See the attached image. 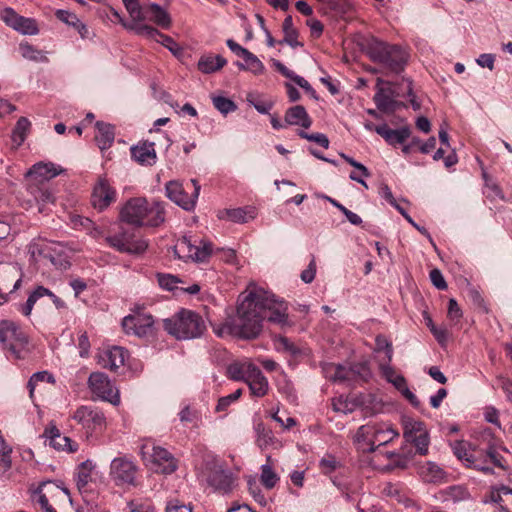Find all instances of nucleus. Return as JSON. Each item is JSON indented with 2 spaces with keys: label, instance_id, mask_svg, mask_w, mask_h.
<instances>
[{
  "label": "nucleus",
  "instance_id": "1",
  "mask_svg": "<svg viewBox=\"0 0 512 512\" xmlns=\"http://www.w3.org/2000/svg\"><path fill=\"white\" fill-rule=\"evenodd\" d=\"M284 327L288 324L287 305L263 288L250 284L240 295L235 316L214 326L219 337L237 336L243 339L256 338L263 328V321Z\"/></svg>",
  "mask_w": 512,
  "mask_h": 512
},
{
  "label": "nucleus",
  "instance_id": "2",
  "mask_svg": "<svg viewBox=\"0 0 512 512\" xmlns=\"http://www.w3.org/2000/svg\"><path fill=\"white\" fill-rule=\"evenodd\" d=\"M122 221L140 227H157L165 221L162 202L149 203L145 198H132L126 202L120 212Z\"/></svg>",
  "mask_w": 512,
  "mask_h": 512
},
{
  "label": "nucleus",
  "instance_id": "3",
  "mask_svg": "<svg viewBox=\"0 0 512 512\" xmlns=\"http://www.w3.org/2000/svg\"><path fill=\"white\" fill-rule=\"evenodd\" d=\"M366 54L373 62L396 74L404 70L409 58L408 52L403 47L376 38L368 41Z\"/></svg>",
  "mask_w": 512,
  "mask_h": 512
},
{
  "label": "nucleus",
  "instance_id": "4",
  "mask_svg": "<svg viewBox=\"0 0 512 512\" xmlns=\"http://www.w3.org/2000/svg\"><path fill=\"white\" fill-rule=\"evenodd\" d=\"M164 329L178 340L195 339L206 330L205 321L196 312L181 309L172 317L163 320Z\"/></svg>",
  "mask_w": 512,
  "mask_h": 512
},
{
  "label": "nucleus",
  "instance_id": "5",
  "mask_svg": "<svg viewBox=\"0 0 512 512\" xmlns=\"http://www.w3.org/2000/svg\"><path fill=\"white\" fill-rule=\"evenodd\" d=\"M174 256L185 261L205 263L213 253L212 243L192 236H183L173 247Z\"/></svg>",
  "mask_w": 512,
  "mask_h": 512
},
{
  "label": "nucleus",
  "instance_id": "6",
  "mask_svg": "<svg viewBox=\"0 0 512 512\" xmlns=\"http://www.w3.org/2000/svg\"><path fill=\"white\" fill-rule=\"evenodd\" d=\"M29 253L35 260L40 257L49 260L53 266L60 270H65L70 266L67 249L60 242L33 241L29 245Z\"/></svg>",
  "mask_w": 512,
  "mask_h": 512
},
{
  "label": "nucleus",
  "instance_id": "7",
  "mask_svg": "<svg viewBox=\"0 0 512 512\" xmlns=\"http://www.w3.org/2000/svg\"><path fill=\"white\" fill-rule=\"evenodd\" d=\"M203 476L207 485L219 494H228L235 487L236 479L233 473L218 461L208 462Z\"/></svg>",
  "mask_w": 512,
  "mask_h": 512
},
{
  "label": "nucleus",
  "instance_id": "8",
  "mask_svg": "<svg viewBox=\"0 0 512 512\" xmlns=\"http://www.w3.org/2000/svg\"><path fill=\"white\" fill-rule=\"evenodd\" d=\"M0 342L14 358H20L28 343V337L21 327L10 320L0 322Z\"/></svg>",
  "mask_w": 512,
  "mask_h": 512
},
{
  "label": "nucleus",
  "instance_id": "9",
  "mask_svg": "<svg viewBox=\"0 0 512 512\" xmlns=\"http://www.w3.org/2000/svg\"><path fill=\"white\" fill-rule=\"evenodd\" d=\"M200 188V185L195 179H192L190 184H187L186 188L183 187L182 183L176 180L169 181L165 187L166 196L186 211L194 209Z\"/></svg>",
  "mask_w": 512,
  "mask_h": 512
},
{
  "label": "nucleus",
  "instance_id": "10",
  "mask_svg": "<svg viewBox=\"0 0 512 512\" xmlns=\"http://www.w3.org/2000/svg\"><path fill=\"white\" fill-rule=\"evenodd\" d=\"M138 466L127 456L114 458L110 463L109 476L116 486H137Z\"/></svg>",
  "mask_w": 512,
  "mask_h": 512
},
{
  "label": "nucleus",
  "instance_id": "11",
  "mask_svg": "<svg viewBox=\"0 0 512 512\" xmlns=\"http://www.w3.org/2000/svg\"><path fill=\"white\" fill-rule=\"evenodd\" d=\"M108 244L119 252L142 254L148 248V242L137 236L134 230L123 229L119 233L107 237Z\"/></svg>",
  "mask_w": 512,
  "mask_h": 512
},
{
  "label": "nucleus",
  "instance_id": "12",
  "mask_svg": "<svg viewBox=\"0 0 512 512\" xmlns=\"http://www.w3.org/2000/svg\"><path fill=\"white\" fill-rule=\"evenodd\" d=\"M72 418L86 430L87 433L102 431L106 426L104 413L93 406H80Z\"/></svg>",
  "mask_w": 512,
  "mask_h": 512
},
{
  "label": "nucleus",
  "instance_id": "13",
  "mask_svg": "<svg viewBox=\"0 0 512 512\" xmlns=\"http://www.w3.org/2000/svg\"><path fill=\"white\" fill-rule=\"evenodd\" d=\"M88 385L91 392L98 398L114 405L120 401L118 390L112 385L107 375L102 372H93L89 376Z\"/></svg>",
  "mask_w": 512,
  "mask_h": 512
},
{
  "label": "nucleus",
  "instance_id": "14",
  "mask_svg": "<svg viewBox=\"0 0 512 512\" xmlns=\"http://www.w3.org/2000/svg\"><path fill=\"white\" fill-rule=\"evenodd\" d=\"M142 454L150 455L153 463V468L156 472L162 474H171L177 469V461L173 455L166 449L159 446L143 445Z\"/></svg>",
  "mask_w": 512,
  "mask_h": 512
},
{
  "label": "nucleus",
  "instance_id": "15",
  "mask_svg": "<svg viewBox=\"0 0 512 512\" xmlns=\"http://www.w3.org/2000/svg\"><path fill=\"white\" fill-rule=\"evenodd\" d=\"M404 438L412 443L420 455H426L429 447V434L421 421L409 420L404 424Z\"/></svg>",
  "mask_w": 512,
  "mask_h": 512
},
{
  "label": "nucleus",
  "instance_id": "16",
  "mask_svg": "<svg viewBox=\"0 0 512 512\" xmlns=\"http://www.w3.org/2000/svg\"><path fill=\"white\" fill-rule=\"evenodd\" d=\"M0 18L7 26L23 35H37L39 33L34 19L19 15L11 7L4 8L1 11Z\"/></svg>",
  "mask_w": 512,
  "mask_h": 512
},
{
  "label": "nucleus",
  "instance_id": "17",
  "mask_svg": "<svg viewBox=\"0 0 512 512\" xmlns=\"http://www.w3.org/2000/svg\"><path fill=\"white\" fill-rule=\"evenodd\" d=\"M154 319L150 314L136 313L126 316L122 326L127 334H133L140 338L153 334Z\"/></svg>",
  "mask_w": 512,
  "mask_h": 512
},
{
  "label": "nucleus",
  "instance_id": "18",
  "mask_svg": "<svg viewBox=\"0 0 512 512\" xmlns=\"http://www.w3.org/2000/svg\"><path fill=\"white\" fill-rule=\"evenodd\" d=\"M125 28L134 31L136 34L161 43L169 49L174 55H179L181 47L168 35L161 33L156 28L149 25L125 24Z\"/></svg>",
  "mask_w": 512,
  "mask_h": 512
},
{
  "label": "nucleus",
  "instance_id": "19",
  "mask_svg": "<svg viewBox=\"0 0 512 512\" xmlns=\"http://www.w3.org/2000/svg\"><path fill=\"white\" fill-rule=\"evenodd\" d=\"M128 351L119 346L104 349L98 354V364L105 369L116 371L125 364Z\"/></svg>",
  "mask_w": 512,
  "mask_h": 512
},
{
  "label": "nucleus",
  "instance_id": "20",
  "mask_svg": "<svg viewBox=\"0 0 512 512\" xmlns=\"http://www.w3.org/2000/svg\"><path fill=\"white\" fill-rule=\"evenodd\" d=\"M63 172V169L51 162H38L25 174L28 182L49 183V181Z\"/></svg>",
  "mask_w": 512,
  "mask_h": 512
},
{
  "label": "nucleus",
  "instance_id": "21",
  "mask_svg": "<svg viewBox=\"0 0 512 512\" xmlns=\"http://www.w3.org/2000/svg\"><path fill=\"white\" fill-rule=\"evenodd\" d=\"M115 190L112 189L106 179L100 178L92 193V203L95 208L103 210L115 200Z\"/></svg>",
  "mask_w": 512,
  "mask_h": 512
},
{
  "label": "nucleus",
  "instance_id": "22",
  "mask_svg": "<svg viewBox=\"0 0 512 512\" xmlns=\"http://www.w3.org/2000/svg\"><path fill=\"white\" fill-rule=\"evenodd\" d=\"M375 132L391 146L404 144L411 136V129L408 126L391 129L387 124H382L375 128Z\"/></svg>",
  "mask_w": 512,
  "mask_h": 512
},
{
  "label": "nucleus",
  "instance_id": "23",
  "mask_svg": "<svg viewBox=\"0 0 512 512\" xmlns=\"http://www.w3.org/2000/svg\"><path fill=\"white\" fill-rule=\"evenodd\" d=\"M44 436L49 440V445L58 451L72 453L78 450V444L69 437L62 435L56 426L46 428Z\"/></svg>",
  "mask_w": 512,
  "mask_h": 512
},
{
  "label": "nucleus",
  "instance_id": "24",
  "mask_svg": "<svg viewBox=\"0 0 512 512\" xmlns=\"http://www.w3.org/2000/svg\"><path fill=\"white\" fill-rule=\"evenodd\" d=\"M131 157L142 165H152L155 163L157 155L155 151V144L153 142H142L138 145L132 146Z\"/></svg>",
  "mask_w": 512,
  "mask_h": 512
},
{
  "label": "nucleus",
  "instance_id": "25",
  "mask_svg": "<svg viewBox=\"0 0 512 512\" xmlns=\"http://www.w3.org/2000/svg\"><path fill=\"white\" fill-rule=\"evenodd\" d=\"M245 383L249 386L251 394L255 397H263L268 392V380L257 366L252 369L251 374H248V379Z\"/></svg>",
  "mask_w": 512,
  "mask_h": 512
},
{
  "label": "nucleus",
  "instance_id": "26",
  "mask_svg": "<svg viewBox=\"0 0 512 512\" xmlns=\"http://www.w3.org/2000/svg\"><path fill=\"white\" fill-rule=\"evenodd\" d=\"M320 10L327 15L344 18L353 11L348 0H324Z\"/></svg>",
  "mask_w": 512,
  "mask_h": 512
},
{
  "label": "nucleus",
  "instance_id": "27",
  "mask_svg": "<svg viewBox=\"0 0 512 512\" xmlns=\"http://www.w3.org/2000/svg\"><path fill=\"white\" fill-rule=\"evenodd\" d=\"M55 15L60 21L73 27L80 34L82 39H88L93 36L87 25L82 23L74 13L59 9L56 11Z\"/></svg>",
  "mask_w": 512,
  "mask_h": 512
},
{
  "label": "nucleus",
  "instance_id": "28",
  "mask_svg": "<svg viewBox=\"0 0 512 512\" xmlns=\"http://www.w3.org/2000/svg\"><path fill=\"white\" fill-rule=\"evenodd\" d=\"M218 217L243 224L255 218V209L253 207L225 209L219 212Z\"/></svg>",
  "mask_w": 512,
  "mask_h": 512
},
{
  "label": "nucleus",
  "instance_id": "29",
  "mask_svg": "<svg viewBox=\"0 0 512 512\" xmlns=\"http://www.w3.org/2000/svg\"><path fill=\"white\" fill-rule=\"evenodd\" d=\"M285 123L287 125H297L307 129L311 126L312 120L302 105H296L286 111Z\"/></svg>",
  "mask_w": 512,
  "mask_h": 512
},
{
  "label": "nucleus",
  "instance_id": "30",
  "mask_svg": "<svg viewBox=\"0 0 512 512\" xmlns=\"http://www.w3.org/2000/svg\"><path fill=\"white\" fill-rule=\"evenodd\" d=\"M94 467L95 465L91 460H86L77 467L76 484L82 495H86L89 492L88 486L92 481V471Z\"/></svg>",
  "mask_w": 512,
  "mask_h": 512
},
{
  "label": "nucleus",
  "instance_id": "31",
  "mask_svg": "<svg viewBox=\"0 0 512 512\" xmlns=\"http://www.w3.org/2000/svg\"><path fill=\"white\" fill-rule=\"evenodd\" d=\"M255 367L256 365L250 361H235L227 367V375L234 381L246 382L248 374H251Z\"/></svg>",
  "mask_w": 512,
  "mask_h": 512
},
{
  "label": "nucleus",
  "instance_id": "32",
  "mask_svg": "<svg viewBox=\"0 0 512 512\" xmlns=\"http://www.w3.org/2000/svg\"><path fill=\"white\" fill-rule=\"evenodd\" d=\"M325 375L333 382H353V376L349 367L340 364H328L324 368Z\"/></svg>",
  "mask_w": 512,
  "mask_h": 512
},
{
  "label": "nucleus",
  "instance_id": "33",
  "mask_svg": "<svg viewBox=\"0 0 512 512\" xmlns=\"http://www.w3.org/2000/svg\"><path fill=\"white\" fill-rule=\"evenodd\" d=\"M372 429L374 431L370 451H374L375 444H377V446L385 445L398 436V432L392 426L387 424L375 426Z\"/></svg>",
  "mask_w": 512,
  "mask_h": 512
},
{
  "label": "nucleus",
  "instance_id": "34",
  "mask_svg": "<svg viewBox=\"0 0 512 512\" xmlns=\"http://www.w3.org/2000/svg\"><path fill=\"white\" fill-rule=\"evenodd\" d=\"M145 15L146 18H149L164 29L169 28L171 25L170 15L156 3H151L145 7Z\"/></svg>",
  "mask_w": 512,
  "mask_h": 512
},
{
  "label": "nucleus",
  "instance_id": "35",
  "mask_svg": "<svg viewBox=\"0 0 512 512\" xmlns=\"http://www.w3.org/2000/svg\"><path fill=\"white\" fill-rule=\"evenodd\" d=\"M28 191L39 203H50L54 201V194L49 183L28 182Z\"/></svg>",
  "mask_w": 512,
  "mask_h": 512
},
{
  "label": "nucleus",
  "instance_id": "36",
  "mask_svg": "<svg viewBox=\"0 0 512 512\" xmlns=\"http://www.w3.org/2000/svg\"><path fill=\"white\" fill-rule=\"evenodd\" d=\"M273 66L276 68V70L281 73L284 77L289 78L293 80L298 86L303 88L307 93H309L312 97L317 98L316 91L313 89V87L309 84L307 80H305L303 77L295 74L293 71L288 69L283 63H281L278 60L273 61Z\"/></svg>",
  "mask_w": 512,
  "mask_h": 512
},
{
  "label": "nucleus",
  "instance_id": "37",
  "mask_svg": "<svg viewBox=\"0 0 512 512\" xmlns=\"http://www.w3.org/2000/svg\"><path fill=\"white\" fill-rule=\"evenodd\" d=\"M391 362L388 360H382L379 363V369L382 377L390 384H392L397 390L403 388L406 384V379L403 375L399 374L394 367L390 365Z\"/></svg>",
  "mask_w": 512,
  "mask_h": 512
},
{
  "label": "nucleus",
  "instance_id": "38",
  "mask_svg": "<svg viewBox=\"0 0 512 512\" xmlns=\"http://www.w3.org/2000/svg\"><path fill=\"white\" fill-rule=\"evenodd\" d=\"M226 63V59L221 55H203L198 61V69L205 74H211L221 69Z\"/></svg>",
  "mask_w": 512,
  "mask_h": 512
},
{
  "label": "nucleus",
  "instance_id": "39",
  "mask_svg": "<svg viewBox=\"0 0 512 512\" xmlns=\"http://www.w3.org/2000/svg\"><path fill=\"white\" fill-rule=\"evenodd\" d=\"M95 141L101 150L109 148L114 142V128L110 124L97 122Z\"/></svg>",
  "mask_w": 512,
  "mask_h": 512
},
{
  "label": "nucleus",
  "instance_id": "40",
  "mask_svg": "<svg viewBox=\"0 0 512 512\" xmlns=\"http://www.w3.org/2000/svg\"><path fill=\"white\" fill-rule=\"evenodd\" d=\"M420 475L427 483H439L445 477V472L441 467L433 462H427L420 468Z\"/></svg>",
  "mask_w": 512,
  "mask_h": 512
},
{
  "label": "nucleus",
  "instance_id": "41",
  "mask_svg": "<svg viewBox=\"0 0 512 512\" xmlns=\"http://www.w3.org/2000/svg\"><path fill=\"white\" fill-rule=\"evenodd\" d=\"M451 448L454 455L461 461L465 462L467 467H472L474 464V457L471 453V445L466 441H454L451 443Z\"/></svg>",
  "mask_w": 512,
  "mask_h": 512
},
{
  "label": "nucleus",
  "instance_id": "42",
  "mask_svg": "<svg viewBox=\"0 0 512 512\" xmlns=\"http://www.w3.org/2000/svg\"><path fill=\"white\" fill-rule=\"evenodd\" d=\"M282 30L284 33V38L279 43H286L292 48L300 47L303 44L298 41V31L293 25V20L291 16H287L282 23Z\"/></svg>",
  "mask_w": 512,
  "mask_h": 512
},
{
  "label": "nucleus",
  "instance_id": "43",
  "mask_svg": "<svg viewBox=\"0 0 512 512\" xmlns=\"http://www.w3.org/2000/svg\"><path fill=\"white\" fill-rule=\"evenodd\" d=\"M31 123L26 117H20L12 131L11 139L15 148H18L25 141Z\"/></svg>",
  "mask_w": 512,
  "mask_h": 512
},
{
  "label": "nucleus",
  "instance_id": "44",
  "mask_svg": "<svg viewBox=\"0 0 512 512\" xmlns=\"http://www.w3.org/2000/svg\"><path fill=\"white\" fill-rule=\"evenodd\" d=\"M123 3L132 19L129 24L144 25L142 22L146 19L145 7H141L139 0H123Z\"/></svg>",
  "mask_w": 512,
  "mask_h": 512
},
{
  "label": "nucleus",
  "instance_id": "45",
  "mask_svg": "<svg viewBox=\"0 0 512 512\" xmlns=\"http://www.w3.org/2000/svg\"><path fill=\"white\" fill-rule=\"evenodd\" d=\"M377 108L384 113H394L396 111L397 101L384 93L381 88L373 98Z\"/></svg>",
  "mask_w": 512,
  "mask_h": 512
},
{
  "label": "nucleus",
  "instance_id": "46",
  "mask_svg": "<svg viewBox=\"0 0 512 512\" xmlns=\"http://www.w3.org/2000/svg\"><path fill=\"white\" fill-rule=\"evenodd\" d=\"M360 405L358 397L340 396L333 400V409L344 414L352 413Z\"/></svg>",
  "mask_w": 512,
  "mask_h": 512
},
{
  "label": "nucleus",
  "instance_id": "47",
  "mask_svg": "<svg viewBox=\"0 0 512 512\" xmlns=\"http://www.w3.org/2000/svg\"><path fill=\"white\" fill-rule=\"evenodd\" d=\"M243 60L245 61V64L241 62H237V66L242 70H249L253 74H262L264 72V65L263 63L258 59L257 56H255L250 51L248 52V55H246Z\"/></svg>",
  "mask_w": 512,
  "mask_h": 512
},
{
  "label": "nucleus",
  "instance_id": "48",
  "mask_svg": "<svg viewBox=\"0 0 512 512\" xmlns=\"http://www.w3.org/2000/svg\"><path fill=\"white\" fill-rule=\"evenodd\" d=\"M49 487L59 488V486H55L50 481L43 482L36 491V498L34 499V502L37 503L40 506V509L44 512H56V510L49 504L46 494L43 493V490Z\"/></svg>",
  "mask_w": 512,
  "mask_h": 512
},
{
  "label": "nucleus",
  "instance_id": "49",
  "mask_svg": "<svg viewBox=\"0 0 512 512\" xmlns=\"http://www.w3.org/2000/svg\"><path fill=\"white\" fill-rule=\"evenodd\" d=\"M45 293H49V289L43 287V286H38L28 297L27 301L25 304L21 305V312L25 315V316H29L32 312V309H33V306L34 304L36 303V301L45 296Z\"/></svg>",
  "mask_w": 512,
  "mask_h": 512
},
{
  "label": "nucleus",
  "instance_id": "50",
  "mask_svg": "<svg viewBox=\"0 0 512 512\" xmlns=\"http://www.w3.org/2000/svg\"><path fill=\"white\" fill-rule=\"evenodd\" d=\"M261 483L267 489H272L275 487L277 482L279 481L278 475L273 471L271 466L265 464L261 467Z\"/></svg>",
  "mask_w": 512,
  "mask_h": 512
},
{
  "label": "nucleus",
  "instance_id": "51",
  "mask_svg": "<svg viewBox=\"0 0 512 512\" xmlns=\"http://www.w3.org/2000/svg\"><path fill=\"white\" fill-rule=\"evenodd\" d=\"M349 368L353 376V381L361 380L363 382H367L372 376L371 370L367 363H356L352 366H349Z\"/></svg>",
  "mask_w": 512,
  "mask_h": 512
},
{
  "label": "nucleus",
  "instance_id": "52",
  "mask_svg": "<svg viewBox=\"0 0 512 512\" xmlns=\"http://www.w3.org/2000/svg\"><path fill=\"white\" fill-rule=\"evenodd\" d=\"M214 107L224 115L234 112L237 109L236 104L229 98L216 96L212 98Z\"/></svg>",
  "mask_w": 512,
  "mask_h": 512
},
{
  "label": "nucleus",
  "instance_id": "53",
  "mask_svg": "<svg viewBox=\"0 0 512 512\" xmlns=\"http://www.w3.org/2000/svg\"><path fill=\"white\" fill-rule=\"evenodd\" d=\"M375 351L377 352H384L385 353V359L388 360V362L392 361L393 357V348L392 343L383 335H378L375 339Z\"/></svg>",
  "mask_w": 512,
  "mask_h": 512
},
{
  "label": "nucleus",
  "instance_id": "54",
  "mask_svg": "<svg viewBox=\"0 0 512 512\" xmlns=\"http://www.w3.org/2000/svg\"><path fill=\"white\" fill-rule=\"evenodd\" d=\"M39 382L53 383L54 378L46 371L34 373L27 384L31 398L33 397L34 390Z\"/></svg>",
  "mask_w": 512,
  "mask_h": 512
},
{
  "label": "nucleus",
  "instance_id": "55",
  "mask_svg": "<svg viewBox=\"0 0 512 512\" xmlns=\"http://www.w3.org/2000/svg\"><path fill=\"white\" fill-rule=\"evenodd\" d=\"M158 283L161 288L173 291L177 288V284L181 282L179 278L171 274H157Z\"/></svg>",
  "mask_w": 512,
  "mask_h": 512
},
{
  "label": "nucleus",
  "instance_id": "56",
  "mask_svg": "<svg viewBox=\"0 0 512 512\" xmlns=\"http://www.w3.org/2000/svg\"><path fill=\"white\" fill-rule=\"evenodd\" d=\"M247 101L251 104L260 114H268L273 107L270 101L261 100L254 95H248Z\"/></svg>",
  "mask_w": 512,
  "mask_h": 512
},
{
  "label": "nucleus",
  "instance_id": "57",
  "mask_svg": "<svg viewBox=\"0 0 512 512\" xmlns=\"http://www.w3.org/2000/svg\"><path fill=\"white\" fill-rule=\"evenodd\" d=\"M298 135L303 138V139H306L308 141H312V142H315L317 144H319L320 146H322L323 148L327 149L329 147V139L328 137L323 134V133H312V134H308L304 131H300L298 133Z\"/></svg>",
  "mask_w": 512,
  "mask_h": 512
},
{
  "label": "nucleus",
  "instance_id": "58",
  "mask_svg": "<svg viewBox=\"0 0 512 512\" xmlns=\"http://www.w3.org/2000/svg\"><path fill=\"white\" fill-rule=\"evenodd\" d=\"M320 468L324 474H330L339 467V462L333 455H326L320 460Z\"/></svg>",
  "mask_w": 512,
  "mask_h": 512
},
{
  "label": "nucleus",
  "instance_id": "59",
  "mask_svg": "<svg viewBox=\"0 0 512 512\" xmlns=\"http://www.w3.org/2000/svg\"><path fill=\"white\" fill-rule=\"evenodd\" d=\"M276 348L291 355H296L299 352V349L286 337H279L276 340Z\"/></svg>",
  "mask_w": 512,
  "mask_h": 512
},
{
  "label": "nucleus",
  "instance_id": "60",
  "mask_svg": "<svg viewBox=\"0 0 512 512\" xmlns=\"http://www.w3.org/2000/svg\"><path fill=\"white\" fill-rule=\"evenodd\" d=\"M396 209L399 211V213L414 227L416 228L421 234H423L424 236H426L429 241L431 243H433V240H432V237L431 235L429 234V232L427 231L426 228L422 227V226H419L412 218L411 216L406 212V210L401 207L400 205L399 206H396Z\"/></svg>",
  "mask_w": 512,
  "mask_h": 512
},
{
  "label": "nucleus",
  "instance_id": "61",
  "mask_svg": "<svg viewBox=\"0 0 512 512\" xmlns=\"http://www.w3.org/2000/svg\"><path fill=\"white\" fill-rule=\"evenodd\" d=\"M19 49H20L21 55L24 58L29 59V60L36 61L40 54V52L34 46L30 45L27 42L21 43L19 46Z\"/></svg>",
  "mask_w": 512,
  "mask_h": 512
},
{
  "label": "nucleus",
  "instance_id": "62",
  "mask_svg": "<svg viewBox=\"0 0 512 512\" xmlns=\"http://www.w3.org/2000/svg\"><path fill=\"white\" fill-rule=\"evenodd\" d=\"M179 418L182 423H195L198 419V413L196 410H192L190 406H185L179 412Z\"/></svg>",
  "mask_w": 512,
  "mask_h": 512
},
{
  "label": "nucleus",
  "instance_id": "63",
  "mask_svg": "<svg viewBox=\"0 0 512 512\" xmlns=\"http://www.w3.org/2000/svg\"><path fill=\"white\" fill-rule=\"evenodd\" d=\"M427 326L440 344H443L447 340L448 333L446 329L436 327L430 318H428Z\"/></svg>",
  "mask_w": 512,
  "mask_h": 512
},
{
  "label": "nucleus",
  "instance_id": "64",
  "mask_svg": "<svg viewBox=\"0 0 512 512\" xmlns=\"http://www.w3.org/2000/svg\"><path fill=\"white\" fill-rule=\"evenodd\" d=\"M430 280L432 284L439 290H445L447 288V283L438 269H433L430 272Z\"/></svg>",
  "mask_w": 512,
  "mask_h": 512
}]
</instances>
